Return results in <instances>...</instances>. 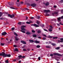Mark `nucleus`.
Listing matches in <instances>:
<instances>
[{
    "label": "nucleus",
    "mask_w": 63,
    "mask_h": 63,
    "mask_svg": "<svg viewBox=\"0 0 63 63\" xmlns=\"http://www.w3.org/2000/svg\"><path fill=\"white\" fill-rule=\"evenodd\" d=\"M2 15H3V13L0 14V17H1V16H2Z\"/></svg>",
    "instance_id": "nucleus-59"
},
{
    "label": "nucleus",
    "mask_w": 63,
    "mask_h": 63,
    "mask_svg": "<svg viewBox=\"0 0 63 63\" xmlns=\"http://www.w3.org/2000/svg\"><path fill=\"white\" fill-rule=\"evenodd\" d=\"M8 16L10 17V18H13V17H15V15L13 14L11 15L10 14H8Z\"/></svg>",
    "instance_id": "nucleus-3"
},
{
    "label": "nucleus",
    "mask_w": 63,
    "mask_h": 63,
    "mask_svg": "<svg viewBox=\"0 0 63 63\" xmlns=\"http://www.w3.org/2000/svg\"><path fill=\"white\" fill-rule=\"evenodd\" d=\"M40 45H37V46H36V47H37V48H40Z\"/></svg>",
    "instance_id": "nucleus-27"
},
{
    "label": "nucleus",
    "mask_w": 63,
    "mask_h": 63,
    "mask_svg": "<svg viewBox=\"0 0 63 63\" xmlns=\"http://www.w3.org/2000/svg\"><path fill=\"white\" fill-rule=\"evenodd\" d=\"M32 21L31 20H30V22L27 21L26 22L27 24H30L31 23H32Z\"/></svg>",
    "instance_id": "nucleus-15"
},
{
    "label": "nucleus",
    "mask_w": 63,
    "mask_h": 63,
    "mask_svg": "<svg viewBox=\"0 0 63 63\" xmlns=\"http://www.w3.org/2000/svg\"><path fill=\"white\" fill-rule=\"evenodd\" d=\"M0 20H3V19H4V18H3L2 17H1L0 18Z\"/></svg>",
    "instance_id": "nucleus-53"
},
{
    "label": "nucleus",
    "mask_w": 63,
    "mask_h": 63,
    "mask_svg": "<svg viewBox=\"0 0 63 63\" xmlns=\"http://www.w3.org/2000/svg\"><path fill=\"white\" fill-rule=\"evenodd\" d=\"M42 27H44V26H45V25H44V24H43L41 26Z\"/></svg>",
    "instance_id": "nucleus-51"
},
{
    "label": "nucleus",
    "mask_w": 63,
    "mask_h": 63,
    "mask_svg": "<svg viewBox=\"0 0 63 63\" xmlns=\"http://www.w3.org/2000/svg\"><path fill=\"white\" fill-rule=\"evenodd\" d=\"M18 24L19 25H21V22H20L18 23Z\"/></svg>",
    "instance_id": "nucleus-33"
},
{
    "label": "nucleus",
    "mask_w": 63,
    "mask_h": 63,
    "mask_svg": "<svg viewBox=\"0 0 63 63\" xmlns=\"http://www.w3.org/2000/svg\"><path fill=\"white\" fill-rule=\"evenodd\" d=\"M11 29L12 31H14V30H15V28H14V27L12 28Z\"/></svg>",
    "instance_id": "nucleus-43"
},
{
    "label": "nucleus",
    "mask_w": 63,
    "mask_h": 63,
    "mask_svg": "<svg viewBox=\"0 0 63 63\" xmlns=\"http://www.w3.org/2000/svg\"><path fill=\"white\" fill-rule=\"evenodd\" d=\"M13 61H14V62H15V61H16V60H15V59L13 60Z\"/></svg>",
    "instance_id": "nucleus-63"
},
{
    "label": "nucleus",
    "mask_w": 63,
    "mask_h": 63,
    "mask_svg": "<svg viewBox=\"0 0 63 63\" xmlns=\"http://www.w3.org/2000/svg\"><path fill=\"white\" fill-rule=\"evenodd\" d=\"M58 38V37H53V39H57Z\"/></svg>",
    "instance_id": "nucleus-38"
},
{
    "label": "nucleus",
    "mask_w": 63,
    "mask_h": 63,
    "mask_svg": "<svg viewBox=\"0 0 63 63\" xmlns=\"http://www.w3.org/2000/svg\"><path fill=\"white\" fill-rule=\"evenodd\" d=\"M43 36H44V37H47V36H46V34H43Z\"/></svg>",
    "instance_id": "nucleus-55"
},
{
    "label": "nucleus",
    "mask_w": 63,
    "mask_h": 63,
    "mask_svg": "<svg viewBox=\"0 0 63 63\" xmlns=\"http://www.w3.org/2000/svg\"><path fill=\"white\" fill-rule=\"evenodd\" d=\"M21 29L23 30V31H25L26 30L23 27H21Z\"/></svg>",
    "instance_id": "nucleus-22"
},
{
    "label": "nucleus",
    "mask_w": 63,
    "mask_h": 63,
    "mask_svg": "<svg viewBox=\"0 0 63 63\" xmlns=\"http://www.w3.org/2000/svg\"><path fill=\"white\" fill-rule=\"evenodd\" d=\"M43 4L46 6H47L49 5V3L48 2H47L46 3H43Z\"/></svg>",
    "instance_id": "nucleus-6"
},
{
    "label": "nucleus",
    "mask_w": 63,
    "mask_h": 63,
    "mask_svg": "<svg viewBox=\"0 0 63 63\" xmlns=\"http://www.w3.org/2000/svg\"><path fill=\"white\" fill-rule=\"evenodd\" d=\"M8 4L9 6H12L14 5V3L12 2H11V3L9 2L8 3Z\"/></svg>",
    "instance_id": "nucleus-10"
},
{
    "label": "nucleus",
    "mask_w": 63,
    "mask_h": 63,
    "mask_svg": "<svg viewBox=\"0 0 63 63\" xmlns=\"http://www.w3.org/2000/svg\"><path fill=\"white\" fill-rule=\"evenodd\" d=\"M26 34L27 35H31V33L30 32H26Z\"/></svg>",
    "instance_id": "nucleus-13"
},
{
    "label": "nucleus",
    "mask_w": 63,
    "mask_h": 63,
    "mask_svg": "<svg viewBox=\"0 0 63 63\" xmlns=\"http://www.w3.org/2000/svg\"><path fill=\"white\" fill-rule=\"evenodd\" d=\"M51 45L53 46H56V44L55 43H52Z\"/></svg>",
    "instance_id": "nucleus-29"
},
{
    "label": "nucleus",
    "mask_w": 63,
    "mask_h": 63,
    "mask_svg": "<svg viewBox=\"0 0 63 63\" xmlns=\"http://www.w3.org/2000/svg\"><path fill=\"white\" fill-rule=\"evenodd\" d=\"M36 22L38 25H39L40 23V21H39L37 20L36 21Z\"/></svg>",
    "instance_id": "nucleus-18"
},
{
    "label": "nucleus",
    "mask_w": 63,
    "mask_h": 63,
    "mask_svg": "<svg viewBox=\"0 0 63 63\" xmlns=\"http://www.w3.org/2000/svg\"><path fill=\"white\" fill-rule=\"evenodd\" d=\"M23 50L24 51H27L26 50V49H23Z\"/></svg>",
    "instance_id": "nucleus-48"
},
{
    "label": "nucleus",
    "mask_w": 63,
    "mask_h": 63,
    "mask_svg": "<svg viewBox=\"0 0 63 63\" xmlns=\"http://www.w3.org/2000/svg\"><path fill=\"white\" fill-rule=\"evenodd\" d=\"M34 42L35 43H36V44H38L40 43L39 41H37V40L34 41Z\"/></svg>",
    "instance_id": "nucleus-23"
},
{
    "label": "nucleus",
    "mask_w": 63,
    "mask_h": 63,
    "mask_svg": "<svg viewBox=\"0 0 63 63\" xmlns=\"http://www.w3.org/2000/svg\"><path fill=\"white\" fill-rule=\"evenodd\" d=\"M15 40L16 41H18L19 39L17 38V37L16 36L15 37Z\"/></svg>",
    "instance_id": "nucleus-19"
},
{
    "label": "nucleus",
    "mask_w": 63,
    "mask_h": 63,
    "mask_svg": "<svg viewBox=\"0 0 63 63\" xmlns=\"http://www.w3.org/2000/svg\"><path fill=\"white\" fill-rule=\"evenodd\" d=\"M37 5L35 3H32L31 4V6L32 7H36Z\"/></svg>",
    "instance_id": "nucleus-5"
},
{
    "label": "nucleus",
    "mask_w": 63,
    "mask_h": 63,
    "mask_svg": "<svg viewBox=\"0 0 63 63\" xmlns=\"http://www.w3.org/2000/svg\"><path fill=\"white\" fill-rule=\"evenodd\" d=\"M37 18L38 19H40V16H38Z\"/></svg>",
    "instance_id": "nucleus-41"
},
{
    "label": "nucleus",
    "mask_w": 63,
    "mask_h": 63,
    "mask_svg": "<svg viewBox=\"0 0 63 63\" xmlns=\"http://www.w3.org/2000/svg\"><path fill=\"white\" fill-rule=\"evenodd\" d=\"M26 27V26H24V25H23V26H22L21 27H23V28H24V27Z\"/></svg>",
    "instance_id": "nucleus-45"
},
{
    "label": "nucleus",
    "mask_w": 63,
    "mask_h": 63,
    "mask_svg": "<svg viewBox=\"0 0 63 63\" xmlns=\"http://www.w3.org/2000/svg\"><path fill=\"white\" fill-rule=\"evenodd\" d=\"M48 31H50V32H51L52 31V30L50 28H49V29Z\"/></svg>",
    "instance_id": "nucleus-30"
},
{
    "label": "nucleus",
    "mask_w": 63,
    "mask_h": 63,
    "mask_svg": "<svg viewBox=\"0 0 63 63\" xmlns=\"http://www.w3.org/2000/svg\"><path fill=\"white\" fill-rule=\"evenodd\" d=\"M25 47H26V46L25 45H24L22 47V48H24Z\"/></svg>",
    "instance_id": "nucleus-37"
},
{
    "label": "nucleus",
    "mask_w": 63,
    "mask_h": 63,
    "mask_svg": "<svg viewBox=\"0 0 63 63\" xmlns=\"http://www.w3.org/2000/svg\"><path fill=\"white\" fill-rule=\"evenodd\" d=\"M48 37L49 38H52V36L50 35H49Z\"/></svg>",
    "instance_id": "nucleus-47"
},
{
    "label": "nucleus",
    "mask_w": 63,
    "mask_h": 63,
    "mask_svg": "<svg viewBox=\"0 0 63 63\" xmlns=\"http://www.w3.org/2000/svg\"><path fill=\"white\" fill-rule=\"evenodd\" d=\"M5 62L6 63H9V61L8 60H6Z\"/></svg>",
    "instance_id": "nucleus-40"
},
{
    "label": "nucleus",
    "mask_w": 63,
    "mask_h": 63,
    "mask_svg": "<svg viewBox=\"0 0 63 63\" xmlns=\"http://www.w3.org/2000/svg\"><path fill=\"white\" fill-rule=\"evenodd\" d=\"M34 17H30L31 19H34Z\"/></svg>",
    "instance_id": "nucleus-56"
},
{
    "label": "nucleus",
    "mask_w": 63,
    "mask_h": 63,
    "mask_svg": "<svg viewBox=\"0 0 63 63\" xmlns=\"http://www.w3.org/2000/svg\"><path fill=\"white\" fill-rule=\"evenodd\" d=\"M11 55L10 54H5L4 52V57H10Z\"/></svg>",
    "instance_id": "nucleus-1"
},
{
    "label": "nucleus",
    "mask_w": 63,
    "mask_h": 63,
    "mask_svg": "<svg viewBox=\"0 0 63 63\" xmlns=\"http://www.w3.org/2000/svg\"><path fill=\"white\" fill-rule=\"evenodd\" d=\"M50 56H53V54H50Z\"/></svg>",
    "instance_id": "nucleus-64"
},
{
    "label": "nucleus",
    "mask_w": 63,
    "mask_h": 63,
    "mask_svg": "<svg viewBox=\"0 0 63 63\" xmlns=\"http://www.w3.org/2000/svg\"><path fill=\"white\" fill-rule=\"evenodd\" d=\"M57 6L56 5H54V8H56Z\"/></svg>",
    "instance_id": "nucleus-60"
},
{
    "label": "nucleus",
    "mask_w": 63,
    "mask_h": 63,
    "mask_svg": "<svg viewBox=\"0 0 63 63\" xmlns=\"http://www.w3.org/2000/svg\"><path fill=\"white\" fill-rule=\"evenodd\" d=\"M20 42L22 43L23 44H26V42L25 41L22 40L20 41Z\"/></svg>",
    "instance_id": "nucleus-9"
},
{
    "label": "nucleus",
    "mask_w": 63,
    "mask_h": 63,
    "mask_svg": "<svg viewBox=\"0 0 63 63\" xmlns=\"http://www.w3.org/2000/svg\"><path fill=\"white\" fill-rule=\"evenodd\" d=\"M14 51H18V50L17 48H15Z\"/></svg>",
    "instance_id": "nucleus-25"
},
{
    "label": "nucleus",
    "mask_w": 63,
    "mask_h": 63,
    "mask_svg": "<svg viewBox=\"0 0 63 63\" xmlns=\"http://www.w3.org/2000/svg\"><path fill=\"white\" fill-rule=\"evenodd\" d=\"M13 47H17V46L16 45H13Z\"/></svg>",
    "instance_id": "nucleus-46"
},
{
    "label": "nucleus",
    "mask_w": 63,
    "mask_h": 63,
    "mask_svg": "<svg viewBox=\"0 0 63 63\" xmlns=\"http://www.w3.org/2000/svg\"><path fill=\"white\" fill-rule=\"evenodd\" d=\"M58 43H61V42H63V41H61L60 40H58Z\"/></svg>",
    "instance_id": "nucleus-31"
},
{
    "label": "nucleus",
    "mask_w": 63,
    "mask_h": 63,
    "mask_svg": "<svg viewBox=\"0 0 63 63\" xmlns=\"http://www.w3.org/2000/svg\"><path fill=\"white\" fill-rule=\"evenodd\" d=\"M10 8L11 9H14V10H17V9L15 7L14 8L12 7H10Z\"/></svg>",
    "instance_id": "nucleus-17"
},
{
    "label": "nucleus",
    "mask_w": 63,
    "mask_h": 63,
    "mask_svg": "<svg viewBox=\"0 0 63 63\" xmlns=\"http://www.w3.org/2000/svg\"><path fill=\"white\" fill-rule=\"evenodd\" d=\"M58 12H55L53 13L52 14V15L53 16H55V15H57L58 14Z\"/></svg>",
    "instance_id": "nucleus-11"
},
{
    "label": "nucleus",
    "mask_w": 63,
    "mask_h": 63,
    "mask_svg": "<svg viewBox=\"0 0 63 63\" xmlns=\"http://www.w3.org/2000/svg\"><path fill=\"white\" fill-rule=\"evenodd\" d=\"M42 40H46V38L44 37L42 38Z\"/></svg>",
    "instance_id": "nucleus-34"
},
{
    "label": "nucleus",
    "mask_w": 63,
    "mask_h": 63,
    "mask_svg": "<svg viewBox=\"0 0 63 63\" xmlns=\"http://www.w3.org/2000/svg\"><path fill=\"white\" fill-rule=\"evenodd\" d=\"M7 34V33H6V32H4L1 33L2 36H4V35H6V34Z\"/></svg>",
    "instance_id": "nucleus-8"
},
{
    "label": "nucleus",
    "mask_w": 63,
    "mask_h": 63,
    "mask_svg": "<svg viewBox=\"0 0 63 63\" xmlns=\"http://www.w3.org/2000/svg\"><path fill=\"white\" fill-rule=\"evenodd\" d=\"M32 33H35V31L34 30H32Z\"/></svg>",
    "instance_id": "nucleus-39"
},
{
    "label": "nucleus",
    "mask_w": 63,
    "mask_h": 63,
    "mask_svg": "<svg viewBox=\"0 0 63 63\" xmlns=\"http://www.w3.org/2000/svg\"><path fill=\"white\" fill-rule=\"evenodd\" d=\"M4 54L5 52H2L1 54H0V56H3V57H4Z\"/></svg>",
    "instance_id": "nucleus-12"
},
{
    "label": "nucleus",
    "mask_w": 63,
    "mask_h": 63,
    "mask_svg": "<svg viewBox=\"0 0 63 63\" xmlns=\"http://www.w3.org/2000/svg\"><path fill=\"white\" fill-rule=\"evenodd\" d=\"M41 31L40 30H39L37 31V33H38V34H40V33H41Z\"/></svg>",
    "instance_id": "nucleus-24"
},
{
    "label": "nucleus",
    "mask_w": 63,
    "mask_h": 63,
    "mask_svg": "<svg viewBox=\"0 0 63 63\" xmlns=\"http://www.w3.org/2000/svg\"><path fill=\"white\" fill-rule=\"evenodd\" d=\"M22 56L21 55H20V56H18V57L19 58H22Z\"/></svg>",
    "instance_id": "nucleus-36"
},
{
    "label": "nucleus",
    "mask_w": 63,
    "mask_h": 63,
    "mask_svg": "<svg viewBox=\"0 0 63 63\" xmlns=\"http://www.w3.org/2000/svg\"><path fill=\"white\" fill-rule=\"evenodd\" d=\"M60 24V25H63V24H62V23L61 22H60L59 23Z\"/></svg>",
    "instance_id": "nucleus-49"
},
{
    "label": "nucleus",
    "mask_w": 63,
    "mask_h": 63,
    "mask_svg": "<svg viewBox=\"0 0 63 63\" xmlns=\"http://www.w3.org/2000/svg\"><path fill=\"white\" fill-rule=\"evenodd\" d=\"M0 44L1 45V46H4V45H5V44L2 43H0Z\"/></svg>",
    "instance_id": "nucleus-35"
},
{
    "label": "nucleus",
    "mask_w": 63,
    "mask_h": 63,
    "mask_svg": "<svg viewBox=\"0 0 63 63\" xmlns=\"http://www.w3.org/2000/svg\"><path fill=\"white\" fill-rule=\"evenodd\" d=\"M60 47H56L55 48V49H56L57 50H59V49H60Z\"/></svg>",
    "instance_id": "nucleus-21"
},
{
    "label": "nucleus",
    "mask_w": 63,
    "mask_h": 63,
    "mask_svg": "<svg viewBox=\"0 0 63 63\" xmlns=\"http://www.w3.org/2000/svg\"><path fill=\"white\" fill-rule=\"evenodd\" d=\"M61 19H63V16H62L61 17Z\"/></svg>",
    "instance_id": "nucleus-61"
},
{
    "label": "nucleus",
    "mask_w": 63,
    "mask_h": 63,
    "mask_svg": "<svg viewBox=\"0 0 63 63\" xmlns=\"http://www.w3.org/2000/svg\"><path fill=\"white\" fill-rule=\"evenodd\" d=\"M44 13H46V14H47V13L50 12V10H45L44 11Z\"/></svg>",
    "instance_id": "nucleus-7"
},
{
    "label": "nucleus",
    "mask_w": 63,
    "mask_h": 63,
    "mask_svg": "<svg viewBox=\"0 0 63 63\" xmlns=\"http://www.w3.org/2000/svg\"><path fill=\"white\" fill-rule=\"evenodd\" d=\"M54 55H57L58 56H62V55L61 54L57 53H54L53 54Z\"/></svg>",
    "instance_id": "nucleus-2"
},
{
    "label": "nucleus",
    "mask_w": 63,
    "mask_h": 63,
    "mask_svg": "<svg viewBox=\"0 0 63 63\" xmlns=\"http://www.w3.org/2000/svg\"><path fill=\"white\" fill-rule=\"evenodd\" d=\"M31 25L32 26H34V27H39V26L38 25L35 24H32Z\"/></svg>",
    "instance_id": "nucleus-4"
},
{
    "label": "nucleus",
    "mask_w": 63,
    "mask_h": 63,
    "mask_svg": "<svg viewBox=\"0 0 63 63\" xmlns=\"http://www.w3.org/2000/svg\"><path fill=\"white\" fill-rule=\"evenodd\" d=\"M24 10H27V11H28V10H29V9H28V8H25Z\"/></svg>",
    "instance_id": "nucleus-44"
},
{
    "label": "nucleus",
    "mask_w": 63,
    "mask_h": 63,
    "mask_svg": "<svg viewBox=\"0 0 63 63\" xmlns=\"http://www.w3.org/2000/svg\"><path fill=\"white\" fill-rule=\"evenodd\" d=\"M38 59L39 60H41V57H38Z\"/></svg>",
    "instance_id": "nucleus-50"
},
{
    "label": "nucleus",
    "mask_w": 63,
    "mask_h": 63,
    "mask_svg": "<svg viewBox=\"0 0 63 63\" xmlns=\"http://www.w3.org/2000/svg\"><path fill=\"white\" fill-rule=\"evenodd\" d=\"M27 4L29 6H30V4L29 3H27Z\"/></svg>",
    "instance_id": "nucleus-54"
},
{
    "label": "nucleus",
    "mask_w": 63,
    "mask_h": 63,
    "mask_svg": "<svg viewBox=\"0 0 63 63\" xmlns=\"http://www.w3.org/2000/svg\"><path fill=\"white\" fill-rule=\"evenodd\" d=\"M60 40L61 41H63V38H61Z\"/></svg>",
    "instance_id": "nucleus-62"
},
{
    "label": "nucleus",
    "mask_w": 63,
    "mask_h": 63,
    "mask_svg": "<svg viewBox=\"0 0 63 63\" xmlns=\"http://www.w3.org/2000/svg\"><path fill=\"white\" fill-rule=\"evenodd\" d=\"M20 31L22 32H23V33H25V31H23L22 30H20Z\"/></svg>",
    "instance_id": "nucleus-32"
},
{
    "label": "nucleus",
    "mask_w": 63,
    "mask_h": 63,
    "mask_svg": "<svg viewBox=\"0 0 63 63\" xmlns=\"http://www.w3.org/2000/svg\"><path fill=\"white\" fill-rule=\"evenodd\" d=\"M29 42H30V43H32L34 42V41L33 40H32L31 39L29 40Z\"/></svg>",
    "instance_id": "nucleus-16"
},
{
    "label": "nucleus",
    "mask_w": 63,
    "mask_h": 63,
    "mask_svg": "<svg viewBox=\"0 0 63 63\" xmlns=\"http://www.w3.org/2000/svg\"><path fill=\"white\" fill-rule=\"evenodd\" d=\"M49 27L50 29H53V27L51 26H50Z\"/></svg>",
    "instance_id": "nucleus-42"
},
{
    "label": "nucleus",
    "mask_w": 63,
    "mask_h": 63,
    "mask_svg": "<svg viewBox=\"0 0 63 63\" xmlns=\"http://www.w3.org/2000/svg\"><path fill=\"white\" fill-rule=\"evenodd\" d=\"M61 17H60L58 18H57V21L59 22H60L61 21Z\"/></svg>",
    "instance_id": "nucleus-14"
},
{
    "label": "nucleus",
    "mask_w": 63,
    "mask_h": 63,
    "mask_svg": "<svg viewBox=\"0 0 63 63\" xmlns=\"http://www.w3.org/2000/svg\"><path fill=\"white\" fill-rule=\"evenodd\" d=\"M33 37H34L35 38H36L37 37V35L36 34L33 35Z\"/></svg>",
    "instance_id": "nucleus-28"
},
{
    "label": "nucleus",
    "mask_w": 63,
    "mask_h": 63,
    "mask_svg": "<svg viewBox=\"0 0 63 63\" xmlns=\"http://www.w3.org/2000/svg\"><path fill=\"white\" fill-rule=\"evenodd\" d=\"M55 19H53L52 20H51V21H55Z\"/></svg>",
    "instance_id": "nucleus-52"
},
{
    "label": "nucleus",
    "mask_w": 63,
    "mask_h": 63,
    "mask_svg": "<svg viewBox=\"0 0 63 63\" xmlns=\"http://www.w3.org/2000/svg\"><path fill=\"white\" fill-rule=\"evenodd\" d=\"M14 35H16V37H17V36H18V35H17V34L16 33L14 32Z\"/></svg>",
    "instance_id": "nucleus-26"
},
{
    "label": "nucleus",
    "mask_w": 63,
    "mask_h": 63,
    "mask_svg": "<svg viewBox=\"0 0 63 63\" xmlns=\"http://www.w3.org/2000/svg\"><path fill=\"white\" fill-rule=\"evenodd\" d=\"M25 56H22V58H25Z\"/></svg>",
    "instance_id": "nucleus-57"
},
{
    "label": "nucleus",
    "mask_w": 63,
    "mask_h": 63,
    "mask_svg": "<svg viewBox=\"0 0 63 63\" xmlns=\"http://www.w3.org/2000/svg\"><path fill=\"white\" fill-rule=\"evenodd\" d=\"M46 48H51V46H46Z\"/></svg>",
    "instance_id": "nucleus-20"
},
{
    "label": "nucleus",
    "mask_w": 63,
    "mask_h": 63,
    "mask_svg": "<svg viewBox=\"0 0 63 63\" xmlns=\"http://www.w3.org/2000/svg\"><path fill=\"white\" fill-rule=\"evenodd\" d=\"M44 31H47H47H47V30L45 29H44Z\"/></svg>",
    "instance_id": "nucleus-58"
}]
</instances>
